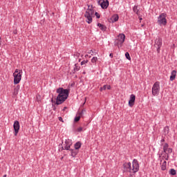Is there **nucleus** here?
<instances>
[{
    "label": "nucleus",
    "instance_id": "1",
    "mask_svg": "<svg viewBox=\"0 0 177 177\" xmlns=\"http://www.w3.org/2000/svg\"><path fill=\"white\" fill-rule=\"evenodd\" d=\"M57 93L58 95L56 98L55 104L59 106V104H62L64 103L66 100H67L69 95L68 89H64L63 88H59L57 89Z\"/></svg>",
    "mask_w": 177,
    "mask_h": 177
},
{
    "label": "nucleus",
    "instance_id": "2",
    "mask_svg": "<svg viewBox=\"0 0 177 177\" xmlns=\"http://www.w3.org/2000/svg\"><path fill=\"white\" fill-rule=\"evenodd\" d=\"M124 169H126L127 172H129L130 174H136V172L139 171V162L136 159H133L132 164L131 162H126L123 165Z\"/></svg>",
    "mask_w": 177,
    "mask_h": 177
},
{
    "label": "nucleus",
    "instance_id": "3",
    "mask_svg": "<svg viewBox=\"0 0 177 177\" xmlns=\"http://www.w3.org/2000/svg\"><path fill=\"white\" fill-rule=\"evenodd\" d=\"M93 15H95V11L93 9L91 8V6H88V9L86 10L84 14V17H86V21L88 23V24H91V23H92Z\"/></svg>",
    "mask_w": 177,
    "mask_h": 177
},
{
    "label": "nucleus",
    "instance_id": "4",
    "mask_svg": "<svg viewBox=\"0 0 177 177\" xmlns=\"http://www.w3.org/2000/svg\"><path fill=\"white\" fill-rule=\"evenodd\" d=\"M14 75V84L16 85L21 81V75H23V70L16 69Z\"/></svg>",
    "mask_w": 177,
    "mask_h": 177
},
{
    "label": "nucleus",
    "instance_id": "5",
    "mask_svg": "<svg viewBox=\"0 0 177 177\" xmlns=\"http://www.w3.org/2000/svg\"><path fill=\"white\" fill-rule=\"evenodd\" d=\"M124 42H125V35L124 33H120L118 35L115 41V45L118 48H121Z\"/></svg>",
    "mask_w": 177,
    "mask_h": 177
},
{
    "label": "nucleus",
    "instance_id": "6",
    "mask_svg": "<svg viewBox=\"0 0 177 177\" xmlns=\"http://www.w3.org/2000/svg\"><path fill=\"white\" fill-rule=\"evenodd\" d=\"M158 24L159 26H167V14L162 13L158 17Z\"/></svg>",
    "mask_w": 177,
    "mask_h": 177
},
{
    "label": "nucleus",
    "instance_id": "7",
    "mask_svg": "<svg viewBox=\"0 0 177 177\" xmlns=\"http://www.w3.org/2000/svg\"><path fill=\"white\" fill-rule=\"evenodd\" d=\"M153 96H158L160 95V82H156L152 86Z\"/></svg>",
    "mask_w": 177,
    "mask_h": 177
},
{
    "label": "nucleus",
    "instance_id": "8",
    "mask_svg": "<svg viewBox=\"0 0 177 177\" xmlns=\"http://www.w3.org/2000/svg\"><path fill=\"white\" fill-rule=\"evenodd\" d=\"M162 46V39L160 37H157L155 39L154 48H156L157 53H160V49Z\"/></svg>",
    "mask_w": 177,
    "mask_h": 177
},
{
    "label": "nucleus",
    "instance_id": "9",
    "mask_svg": "<svg viewBox=\"0 0 177 177\" xmlns=\"http://www.w3.org/2000/svg\"><path fill=\"white\" fill-rule=\"evenodd\" d=\"M13 128L15 131V136H17V133H19V131H20V122L19 121L16 120L14 122Z\"/></svg>",
    "mask_w": 177,
    "mask_h": 177
},
{
    "label": "nucleus",
    "instance_id": "10",
    "mask_svg": "<svg viewBox=\"0 0 177 177\" xmlns=\"http://www.w3.org/2000/svg\"><path fill=\"white\" fill-rule=\"evenodd\" d=\"M99 5H100L102 9H107L109 8V0H100L98 1Z\"/></svg>",
    "mask_w": 177,
    "mask_h": 177
},
{
    "label": "nucleus",
    "instance_id": "11",
    "mask_svg": "<svg viewBox=\"0 0 177 177\" xmlns=\"http://www.w3.org/2000/svg\"><path fill=\"white\" fill-rule=\"evenodd\" d=\"M71 145H73V142L71 140H66L64 142V148L62 147L63 150H70V147H71Z\"/></svg>",
    "mask_w": 177,
    "mask_h": 177
},
{
    "label": "nucleus",
    "instance_id": "12",
    "mask_svg": "<svg viewBox=\"0 0 177 177\" xmlns=\"http://www.w3.org/2000/svg\"><path fill=\"white\" fill-rule=\"evenodd\" d=\"M135 99H136V97L135 96V95L131 94L130 95V100L129 101V106L130 107H133V105L135 104Z\"/></svg>",
    "mask_w": 177,
    "mask_h": 177
},
{
    "label": "nucleus",
    "instance_id": "13",
    "mask_svg": "<svg viewBox=\"0 0 177 177\" xmlns=\"http://www.w3.org/2000/svg\"><path fill=\"white\" fill-rule=\"evenodd\" d=\"M176 78V71H172L170 76V81H174Z\"/></svg>",
    "mask_w": 177,
    "mask_h": 177
},
{
    "label": "nucleus",
    "instance_id": "14",
    "mask_svg": "<svg viewBox=\"0 0 177 177\" xmlns=\"http://www.w3.org/2000/svg\"><path fill=\"white\" fill-rule=\"evenodd\" d=\"M160 168L162 171H165L167 169V161L164 160L163 162L160 164Z\"/></svg>",
    "mask_w": 177,
    "mask_h": 177
},
{
    "label": "nucleus",
    "instance_id": "15",
    "mask_svg": "<svg viewBox=\"0 0 177 177\" xmlns=\"http://www.w3.org/2000/svg\"><path fill=\"white\" fill-rule=\"evenodd\" d=\"M118 19H120L118 15H115L112 16L111 20L112 21V23H115V21H118Z\"/></svg>",
    "mask_w": 177,
    "mask_h": 177
},
{
    "label": "nucleus",
    "instance_id": "16",
    "mask_svg": "<svg viewBox=\"0 0 177 177\" xmlns=\"http://www.w3.org/2000/svg\"><path fill=\"white\" fill-rule=\"evenodd\" d=\"M19 90H20V86H17L14 89V92H13L14 96H17V95H19Z\"/></svg>",
    "mask_w": 177,
    "mask_h": 177
},
{
    "label": "nucleus",
    "instance_id": "17",
    "mask_svg": "<svg viewBox=\"0 0 177 177\" xmlns=\"http://www.w3.org/2000/svg\"><path fill=\"white\" fill-rule=\"evenodd\" d=\"M97 27L100 28V30H102V31H106V26L102 24H97Z\"/></svg>",
    "mask_w": 177,
    "mask_h": 177
},
{
    "label": "nucleus",
    "instance_id": "18",
    "mask_svg": "<svg viewBox=\"0 0 177 177\" xmlns=\"http://www.w3.org/2000/svg\"><path fill=\"white\" fill-rule=\"evenodd\" d=\"M71 150V156L72 157H75V156H77V154H78V151H77V149H70Z\"/></svg>",
    "mask_w": 177,
    "mask_h": 177
},
{
    "label": "nucleus",
    "instance_id": "19",
    "mask_svg": "<svg viewBox=\"0 0 177 177\" xmlns=\"http://www.w3.org/2000/svg\"><path fill=\"white\" fill-rule=\"evenodd\" d=\"M80 68H81V67L75 64L73 68V73H77V71H80Z\"/></svg>",
    "mask_w": 177,
    "mask_h": 177
},
{
    "label": "nucleus",
    "instance_id": "20",
    "mask_svg": "<svg viewBox=\"0 0 177 177\" xmlns=\"http://www.w3.org/2000/svg\"><path fill=\"white\" fill-rule=\"evenodd\" d=\"M81 142H77L75 144V149L78 150L81 148L82 146Z\"/></svg>",
    "mask_w": 177,
    "mask_h": 177
},
{
    "label": "nucleus",
    "instance_id": "21",
    "mask_svg": "<svg viewBox=\"0 0 177 177\" xmlns=\"http://www.w3.org/2000/svg\"><path fill=\"white\" fill-rule=\"evenodd\" d=\"M171 153H172V149L169 148L167 151V157L165 158V160H168V158H169V154H171Z\"/></svg>",
    "mask_w": 177,
    "mask_h": 177
},
{
    "label": "nucleus",
    "instance_id": "22",
    "mask_svg": "<svg viewBox=\"0 0 177 177\" xmlns=\"http://www.w3.org/2000/svg\"><path fill=\"white\" fill-rule=\"evenodd\" d=\"M169 149V145L168 143H165V145L163 146V151L164 153H167V151Z\"/></svg>",
    "mask_w": 177,
    "mask_h": 177
},
{
    "label": "nucleus",
    "instance_id": "23",
    "mask_svg": "<svg viewBox=\"0 0 177 177\" xmlns=\"http://www.w3.org/2000/svg\"><path fill=\"white\" fill-rule=\"evenodd\" d=\"M133 10L134 13H136V15H139V9H138L137 6H134V7L133 8Z\"/></svg>",
    "mask_w": 177,
    "mask_h": 177
},
{
    "label": "nucleus",
    "instance_id": "24",
    "mask_svg": "<svg viewBox=\"0 0 177 177\" xmlns=\"http://www.w3.org/2000/svg\"><path fill=\"white\" fill-rule=\"evenodd\" d=\"M169 174L170 175H176V170H175L174 169H171L169 171Z\"/></svg>",
    "mask_w": 177,
    "mask_h": 177
},
{
    "label": "nucleus",
    "instance_id": "25",
    "mask_svg": "<svg viewBox=\"0 0 177 177\" xmlns=\"http://www.w3.org/2000/svg\"><path fill=\"white\" fill-rule=\"evenodd\" d=\"M36 100H37V102H41V95L37 94V95H36Z\"/></svg>",
    "mask_w": 177,
    "mask_h": 177
},
{
    "label": "nucleus",
    "instance_id": "26",
    "mask_svg": "<svg viewBox=\"0 0 177 177\" xmlns=\"http://www.w3.org/2000/svg\"><path fill=\"white\" fill-rule=\"evenodd\" d=\"M125 56H126V58L127 59V60H131V55H129V53H125Z\"/></svg>",
    "mask_w": 177,
    "mask_h": 177
},
{
    "label": "nucleus",
    "instance_id": "27",
    "mask_svg": "<svg viewBox=\"0 0 177 177\" xmlns=\"http://www.w3.org/2000/svg\"><path fill=\"white\" fill-rule=\"evenodd\" d=\"M106 89H107V85H104L100 88V91L102 92V91H106Z\"/></svg>",
    "mask_w": 177,
    "mask_h": 177
},
{
    "label": "nucleus",
    "instance_id": "28",
    "mask_svg": "<svg viewBox=\"0 0 177 177\" xmlns=\"http://www.w3.org/2000/svg\"><path fill=\"white\" fill-rule=\"evenodd\" d=\"M97 62V57H94L91 59V63H96Z\"/></svg>",
    "mask_w": 177,
    "mask_h": 177
},
{
    "label": "nucleus",
    "instance_id": "29",
    "mask_svg": "<svg viewBox=\"0 0 177 177\" xmlns=\"http://www.w3.org/2000/svg\"><path fill=\"white\" fill-rule=\"evenodd\" d=\"M80 119H81V116H76L75 118L74 121H75V122H78V121H80Z\"/></svg>",
    "mask_w": 177,
    "mask_h": 177
},
{
    "label": "nucleus",
    "instance_id": "30",
    "mask_svg": "<svg viewBox=\"0 0 177 177\" xmlns=\"http://www.w3.org/2000/svg\"><path fill=\"white\" fill-rule=\"evenodd\" d=\"M75 57H80V56H81V53L76 52L74 54Z\"/></svg>",
    "mask_w": 177,
    "mask_h": 177
},
{
    "label": "nucleus",
    "instance_id": "31",
    "mask_svg": "<svg viewBox=\"0 0 177 177\" xmlns=\"http://www.w3.org/2000/svg\"><path fill=\"white\" fill-rule=\"evenodd\" d=\"M95 15L96 16L97 19H100V14L99 12H96Z\"/></svg>",
    "mask_w": 177,
    "mask_h": 177
},
{
    "label": "nucleus",
    "instance_id": "32",
    "mask_svg": "<svg viewBox=\"0 0 177 177\" xmlns=\"http://www.w3.org/2000/svg\"><path fill=\"white\" fill-rule=\"evenodd\" d=\"M88 59L87 60H84L81 62V66H84V64H86L88 63Z\"/></svg>",
    "mask_w": 177,
    "mask_h": 177
},
{
    "label": "nucleus",
    "instance_id": "33",
    "mask_svg": "<svg viewBox=\"0 0 177 177\" xmlns=\"http://www.w3.org/2000/svg\"><path fill=\"white\" fill-rule=\"evenodd\" d=\"M165 131H166L167 133H168L169 132V127H165Z\"/></svg>",
    "mask_w": 177,
    "mask_h": 177
},
{
    "label": "nucleus",
    "instance_id": "34",
    "mask_svg": "<svg viewBox=\"0 0 177 177\" xmlns=\"http://www.w3.org/2000/svg\"><path fill=\"white\" fill-rule=\"evenodd\" d=\"M82 127H79V128H77V132H82Z\"/></svg>",
    "mask_w": 177,
    "mask_h": 177
},
{
    "label": "nucleus",
    "instance_id": "35",
    "mask_svg": "<svg viewBox=\"0 0 177 177\" xmlns=\"http://www.w3.org/2000/svg\"><path fill=\"white\" fill-rule=\"evenodd\" d=\"M106 88L108 90H110V89H111V86L110 85H106Z\"/></svg>",
    "mask_w": 177,
    "mask_h": 177
},
{
    "label": "nucleus",
    "instance_id": "36",
    "mask_svg": "<svg viewBox=\"0 0 177 177\" xmlns=\"http://www.w3.org/2000/svg\"><path fill=\"white\" fill-rule=\"evenodd\" d=\"M88 53H89V54H91L92 55H93V54H92V53H93V50H91L88 52Z\"/></svg>",
    "mask_w": 177,
    "mask_h": 177
},
{
    "label": "nucleus",
    "instance_id": "37",
    "mask_svg": "<svg viewBox=\"0 0 177 177\" xmlns=\"http://www.w3.org/2000/svg\"><path fill=\"white\" fill-rule=\"evenodd\" d=\"M59 121H62V122H63V118H62V117H59Z\"/></svg>",
    "mask_w": 177,
    "mask_h": 177
},
{
    "label": "nucleus",
    "instance_id": "38",
    "mask_svg": "<svg viewBox=\"0 0 177 177\" xmlns=\"http://www.w3.org/2000/svg\"><path fill=\"white\" fill-rule=\"evenodd\" d=\"M109 56H110V57L113 58V53H111V54L109 55Z\"/></svg>",
    "mask_w": 177,
    "mask_h": 177
},
{
    "label": "nucleus",
    "instance_id": "39",
    "mask_svg": "<svg viewBox=\"0 0 177 177\" xmlns=\"http://www.w3.org/2000/svg\"><path fill=\"white\" fill-rule=\"evenodd\" d=\"M84 111H82V112L80 113V115H81V114H84Z\"/></svg>",
    "mask_w": 177,
    "mask_h": 177
},
{
    "label": "nucleus",
    "instance_id": "40",
    "mask_svg": "<svg viewBox=\"0 0 177 177\" xmlns=\"http://www.w3.org/2000/svg\"><path fill=\"white\" fill-rule=\"evenodd\" d=\"M161 142H165V139H162L161 140Z\"/></svg>",
    "mask_w": 177,
    "mask_h": 177
},
{
    "label": "nucleus",
    "instance_id": "41",
    "mask_svg": "<svg viewBox=\"0 0 177 177\" xmlns=\"http://www.w3.org/2000/svg\"><path fill=\"white\" fill-rule=\"evenodd\" d=\"M66 109H67V107L65 106L63 110L64 111V110H66Z\"/></svg>",
    "mask_w": 177,
    "mask_h": 177
},
{
    "label": "nucleus",
    "instance_id": "42",
    "mask_svg": "<svg viewBox=\"0 0 177 177\" xmlns=\"http://www.w3.org/2000/svg\"><path fill=\"white\" fill-rule=\"evenodd\" d=\"M14 34H17V32H15V31H14Z\"/></svg>",
    "mask_w": 177,
    "mask_h": 177
},
{
    "label": "nucleus",
    "instance_id": "43",
    "mask_svg": "<svg viewBox=\"0 0 177 177\" xmlns=\"http://www.w3.org/2000/svg\"><path fill=\"white\" fill-rule=\"evenodd\" d=\"M88 57V55H85V57Z\"/></svg>",
    "mask_w": 177,
    "mask_h": 177
},
{
    "label": "nucleus",
    "instance_id": "44",
    "mask_svg": "<svg viewBox=\"0 0 177 177\" xmlns=\"http://www.w3.org/2000/svg\"><path fill=\"white\" fill-rule=\"evenodd\" d=\"M79 62H81V59H79Z\"/></svg>",
    "mask_w": 177,
    "mask_h": 177
},
{
    "label": "nucleus",
    "instance_id": "45",
    "mask_svg": "<svg viewBox=\"0 0 177 177\" xmlns=\"http://www.w3.org/2000/svg\"><path fill=\"white\" fill-rule=\"evenodd\" d=\"M85 102H86V97H85Z\"/></svg>",
    "mask_w": 177,
    "mask_h": 177
},
{
    "label": "nucleus",
    "instance_id": "46",
    "mask_svg": "<svg viewBox=\"0 0 177 177\" xmlns=\"http://www.w3.org/2000/svg\"><path fill=\"white\" fill-rule=\"evenodd\" d=\"M140 20H142V18H140Z\"/></svg>",
    "mask_w": 177,
    "mask_h": 177
},
{
    "label": "nucleus",
    "instance_id": "47",
    "mask_svg": "<svg viewBox=\"0 0 177 177\" xmlns=\"http://www.w3.org/2000/svg\"><path fill=\"white\" fill-rule=\"evenodd\" d=\"M0 152H1V148H0Z\"/></svg>",
    "mask_w": 177,
    "mask_h": 177
},
{
    "label": "nucleus",
    "instance_id": "48",
    "mask_svg": "<svg viewBox=\"0 0 177 177\" xmlns=\"http://www.w3.org/2000/svg\"><path fill=\"white\" fill-rule=\"evenodd\" d=\"M0 45H1V43H0Z\"/></svg>",
    "mask_w": 177,
    "mask_h": 177
}]
</instances>
